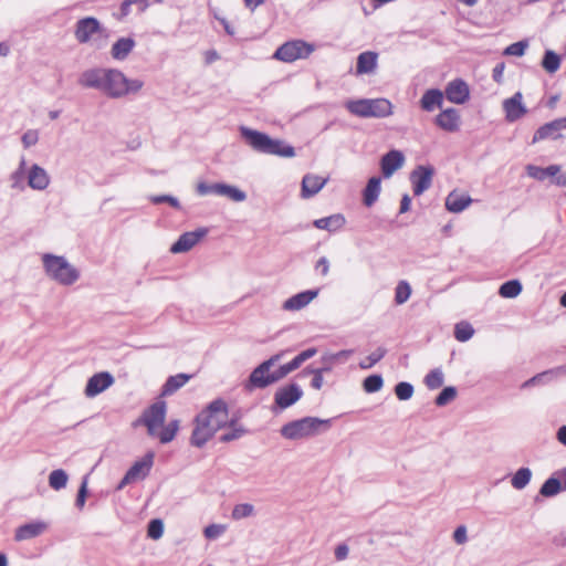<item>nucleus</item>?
<instances>
[{
  "instance_id": "7c9ffc66",
  "label": "nucleus",
  "mask_w": 566,
  "mask_h": 566,
  "mask_svg": "<svg viewBox=\"0 0 566 566\" xmlns=\"http://www.w3.org/2000/svg\"><path fill=\"white\" fill-rule=\"evenodd\" d=\"M472 199L464 193H460L458 191H451L446 199V208L448 211L453 213H459L463 211L470 203Z\"/></svg>"
},
{
  "instance_id": "39448f33",
  "label": "nucleus",
  "mask_w": 566,
  "mask_h": 566,
  "mask_svg": "<svg viewBox=\"0 0 566 566\" xmlns=\"http://www.w3.org/2000/svg\"><path fill=\"white\" fill-rule=\"evenodd\" d=\"M331 427L329 419H319L315 417H305L298 420L287 422L281 428V434L289 440H298L315 436L322 430Z\"/></svg>"
},
{
  "instance_id": "79ce46f5",
  "label": "nucleus",
  "mask_w": 566,
  "mask_h": 566,
  "mask_svg": "<svg viewBox=\"0 0 566 566\" xmlns=\"http://www.w3.org/2000/svg\"><path fill=\"white\" fill-rule=\"evenodd\" d=\"M387 354V349L385 347H378L373 353H370L367 357H365L360 363L359 367L361 369H370L378 361H380Z\"/></svg>"
},
{
  "instance_id": "f03ea898",
  "label": "nucleus",
  "mask_w": 566,
  "mask_h": 566,
  "mask_svg": "<svg viewBox=\"0 0 566 566\" xmlns=\"http://www.w3.org/2000/svg\"><path fill=\"white\" fill-rule=\"evenodd\" d=\"M239 130L244 142L256 153L283 158H292L295 156L294 147L285 144L281 139H273L268 134L247 126H241Z\"/></svg>"
},
{
  "instance_id": "6e6d98bb",
  "label": "nucleus",
  "mask_w": 566,
  "mask_h": 566,
  "mask_svg": "<svg viewBox=\"0 0 566 566\" xmlns=\"http://www.w3.org/2000/svg\"><path fill=\"white\" fill-rule=\"evenodd\" d=\"M305 370L313 374V378L311 381L312 388L319 390L324 384L323 373L329 371L331 369H329V367H324V368L311 369V370L308 368H306Z\"/></svg>"
},
{
  "instance_id": "f3484780",
  "label": "nucleus",
  "mask_w": 566,
  "mask_h": 566,
  "mask_svg": "<svg viewBox=\"0 0 566 566\" xmlns=\"http://www.w3.org/2000/svg\"><path fill=\"white\" fill-rule=\"evenodd\" d=\"M444 95L451 103L464 104L470 97V90L463 80L455 78L448 83L444 90Z\"/></svg>"
},
{
  "instance_id": "09e8293b",
  "label": "nucleus",
  "mask_w": 566,
  "mask_h": 566,
  "mask_svg": "<svg viewBox=\"0 0 566 566\" xmlns=\"http://www.w3.org/2000/svg\"><path fill=\"white\" fill-rule=\"evenodd\" d=\"M254 515V506L250 503L237 504L231 513L233 520L239 521Z\"/></svg>"
},
{
  "instance_id": "5701e85b",
  "label": "nucleus",
  "mask_w": 566,
  "mask_h": 566,
  "mask_svg": "<svg viewBox=\"0 0 566 566\" xmlns=\"http://www.w3.org/2000/svg\"><path fill=\"white\" fill-rule=\"evenodd\" d=\"M460 114L459 111L451 107L442 111L436 117V124L446 132H457L460 128Z\"/></svg>"
},
{
  "instance_id": "a18cd8bd",
  "label": "nucleus",
  "mask_w": 566,
  "mask_h": 566,
  "mask_svg": "<svg viewBox=\"0 0 566 566\" xmlns=\"http://www.w3.org/2000/svg\"><path fill=\"white\" fill-rule=\"evenodd\" d=\"M411 295V286L407 281H400L395 289V302L398 305L405 304Z\"/></svg>"
},
{
  "instance_id": "6ab92c4d",
  "label": "nucleus",
  "mask_w": 566,
  "mask_h": 566,
  "mask_svg": "<svg viewBox=\"0 0 566 566\" xmlns=\"http://www.w3.org/2000/svg\"><path fill=\"white\" fill-rule=\"evenodd\" d=\"M106 71V67L87 69L81 73L78 84L84 88H93L101 92Z\"/></svg>"
},
{
  "instance_id": "4d7b16f0",
  "label": "nucleus",
  "mask_w": 566,
  "mask_h": 566,
  "mask_svg": "<svg viewBox=\"0 0 566 566\" xmlns=\"http://www.w3.org/2000/svg\"><path fill=\"white\" fill-rule=\"evenodd\" d=\"M138 4L139 10L143 12L148 7V0H124L120 4L122 15H127L130 11V6Z\"/></svg>"
},
{
  "instance_id": "e2e57ef3",
  "label": "nucleus",
  "mask_w": 566,
  "mask_h": 566,
  "mask_svg": "<svg viewBox=\"0 0 566 566\" xmlns=\"http://www.w3.org/2000/svg\"><path fill=\"white\" fill-rule=\"evenodd\" d=\"M39 136L36 130H28L22 136V144L29 148L38 143Z\"/></svg>"
},
{
  "instance_id": "7ed1b4c3",
  "label": "nucleus",
  "mask_w": 566,
  "mask_h": 566,
  "mask_svg": "<svg viewBox=\"0 0 566 566\" xmlns=\"http://www.w3.org/2000/svg\"><path fill=\"white\" fill-rule=\"evenodd\" d=\"M144 86L138 78H128L117 69H107L101 92L109 98H122L129 94H136Z\"/></svg>"
},
{
  "instance_id": "8fccbe9b",
  "label": "nucleus",
  "mask_w": 566,
  "mask_h": 566,
  "mask_svg": "<svg viewBox=\"0 0 566 566\" xmlns=\"http://www.w3.org/2000/svg\"><path fill=\"white\" fill-rule=\"evenodd\" d=\"M457 397V389L455 387L449 386L444 387L441 392L437 396L434 403L438 407H443L451 402Z\"/></svg>"
},
{
  "instance_id": "4be33fe9",
  "label": "nucleus",
  "mask_w": 566,
  "mask_h": 566,
  "mask_svg": "<svg viewBox=\"0 0 566 566\" xmlns=\"http://www.w3.org/2000/svg\"><path fill=\"white\" fill-rule=\"evenodd\" d=\"M318 294L317 290H307L289 297L282 305L284 311H300L307 306Z\"/></svg>"
},
{
  "instance_id": "4c0bfd02",
  "label": "nucleus",
  "mask_w": 566,
  "mask_h": 566,
  "mask_svg": "<svg viewBox=\"0 0 566 566\" xmlns=\"http://www.w3.org/2000/svg\"><path fill=\"white\" fill-rule=\"evenodd\" d=\"M560 56L553 50H546L542 60V67L549 74L557 72L560 67Z\"/></svg>"
},
{
  "instance_id": "c9c22d12",
  "label": "nucleus",
  "mask_w": 566,
  "mask_h": 566,
  "mask_svg": "<svg viewBox=\"0 0 566 566\" xmlns=\"http://www.w3.org/2000/svg\"><path fill=\"white\" fill-rule=\"evenodd\" d=\"M226 427L229 428V431L224 432L219 438V440L223 443L238 440L248 433V430L243 426L239 424L234 419L228 420Z\"/></svg>"
},
{
  "instance_id": "6e6552de",
  "label": "nucleus",
  "mask_w": 566,
  "mask_h": 566,
  "mask_svg": "<svg viewBox=\"0 0 566 566\" xmlns=\"http://www.w3.org/2000/svg\"><path fill=\"white\" fill-rule=\"evenodd\" d=\"M166 409L165 401H157L144 411L142 422L147 427L149 436H156L157 429L164 424Z\"/></svg>"
},
{
  "instance_id": "a19ab883",
  "label": "nucleus",
  "mask_w": 566,
  "mask_h": 566,
  "mask_svg": "<svg viewBox=\"0 0 566 566\" xmlns=\"http://www.w3.org/2000/svg\"><path fill=\"white\" fill-rule=\"evenodd\" d=\"M69 476L66 472L62 469L53 470L49 475V485L53 490H61L66 486Z\"/></svg>"
},
{
  "instance_id": "052dcab7",
  "label": "nucleus",
  "mask_w": 566,
  "mask_h": 566,
  "mask_svg": "<svg viewBox=\"0 0 566 566\" xmlns=\"http://www.w3.org/2000/svg\"><path fill=\"white\" fill-rule=\"evenodd\" d=\"M223 531L224 528L222 525L211 524L205 528L203 534L207 538L213 539L219 537L223 533Z\"/></svg>"
},
{
  "instance_id": "412c9836",
  "label": "nucleus",
  "mask_w": 566,
  "mask_h": 566,
  "mask_svg": "<svg viewBox=\"0 0 566 566\" xmlns=\"http://www.w3.org/2000/svg\"><path fill=\"white\" fill-rule=\"evenodd\" d=\"M48 528V524L43 521H34L23 524L15 530L14 539L17 542L28 541L43 534Z\"/></svg>"
},
{
  "instance_id": "c03bdc74",
  "label": "nucleus",
  "mask_w": 566,
  "mask_h": 566,
  "mask_svg": "<svg viewBox=\"0 0 566 566\" xmlns=\"http://www.w3.org/2000/svg\"><path fill=\"white\" fill-rule=\"evenodd\" d=\"M179 430V421L171 420L167 426L159 432L158 438L161 443H169L172 441Z\"/></svg>"
},
{
  "instance_id": "0eeeda50",
  "label": "nucleus",
  "mask_w": 566,
  "mask_h": 566,
  "mask_svg": "<svg viewBox=\"0 0 566 566\" xmlns=\"http://www.w3.org/2000/svg\"><path fill=\"white\" fill-rule=\"evenodd\" d=\"M314 50L315 48L311 43L303 40H292L280 45L273 57L286 63H292L298 59L308 57Z\"/></svg>"
},
{
  "instance_id": "b1692460",
  "label": "nucleus",
  "mask_w": 566,
  "mask_h": 566,
  "mask_svg": "<svg viewBox=\"0 0 566 566\" xmlns=\"http://www.w3.org/2000/svg\"><path fill=\"white\" fill-rule=\"evenodd\" d=\"M565 376H566V364L558 366V367L547 369L545 371H542V373L533 376L532 378H530L528 380L523 382L522 388H528L531 386H535L538 384L548 382L551 380H554V379H557L560 377H565Z\"/></svg>"
},
{
  "instance_id": "5fc2aeb1",
  "label": "nucleus",
  "mask_w": 566,
  "mask_h": 566,
  "mask_svg": "<svg viewBox=\"0 0 566 566\" xmlns=\"http://www.w3.org/2000/svg\"><path fill=\"white\" fill-rule=\"evenodd\" d=\"M527 46H528V42L527 41H525V40L524 41H518V42L510 44L504 50V54L505 55H512V56H522V55H524L525 50L527 49Z\"/></svg>"
},
{
  "instance_id": "2f4dec72",
  "label": "nucleus",
  "mask_w": 566,
  "mask_h": 566,
  "mask_svg": "<svg viewBox=\"0 0 566 566\" xmlns=\"http://www.w3.org/2000/svg\"><path fill=\"white\" fill-rule=\"evenodd\" d=\"M381 191V179L380 177H371L364 191H363V202L366 207H371L377 200Z\"/></svg>"
},
{
  "instance_id": "1a4fd4ad",
  "label": "nucleus",
  "mask_w": 566,
  "mask_h": 566,
  "mask_svg": "<svg viewBox=\"0 0 566 566\" xmlns=\"http://www.w3.org/2000/svg\"><path fill=\"white\" fill-rule=\"evenodd\" d=\"M272 384L273 376L271 367L265 361H262L250 374L248 380L244 382V389L251 392L256 388L263 389Z\"/></svg>"
},
{
  "instance_id": "680f3d73",
  "label": "nucleus",
  "mask_w": 566,
  "mask_h": 566,
  "mask_svg": "<svg viewBox=\"0 0 566 566\" xmlns=\"http://www.w3.org/2000/svg\"><path fill=\"white\" fill-rule=\"evenodd\" d=\"M468 531L465 525L458 526L453 532V541L458 545H463L468 542Z\"/></svg>"
},
{
  "instance_id": "c756f323",
  "label": "nucleus",
  "mask_w": 566,
  "mask_h": 566,
  "mask_svg": "<svg viewBox=\"0 0 566 566\" xmlns=\"http://www.w3.org/2000/svg\"><path fill=\"white\" fill-rule=\"evenodd\" d=\"M136 42L133 38L118 39L111 49V55L114 60L124 61L135 48Z\"/></svg>"
},
{
  "instance_id": "f257e3e1",
  "label": "nucleus",
  "mask_w": 566,
  "mask_h": 566,
  "mask_svg": "<svg viewBox=\"0 0 566 566\" xmlns=\"http://www.w3.org/2000/svg\"><path fill=\"white\" fill-rule=\"evenodd\" d=\"M228 423V405L222 399L211 401L195 419L190 443L202 448L214 433Z\"/></svg>"
},
{
  "instance_id": "423d86ee",
  "label": "nucleus",
  "mask_w": 566,
  "mask_h": 566,
  "mask_svg": "<svg viewBox=\"0 0 566 566\" xmlns=\"http://www.w3.org/2000/svg\"><path fill=\"white\" fill-rule=\"evenodd\" d=\"M345 107L353 115L363 118H384L392 114V105L386 98L349 99L345 103Z\"/></svg>"
},
{
  "instance_id": "a878e982",
  "label": "nucleus",
  "mask_w": 566,
  "mask_h": 566,
  "mask_svg": "<svg viewBox=\"0 0 566 566\" xmlns=\"http://www.w3.org/2000/svg\"><path fill=\"white\" fill-rule=\"evenodd\" d=\"M50 184V177L44 168L34 164L28 174V186L34 190H44Z\"/></svg>"
},
{
  "instance_id": "c85d7f7f",
  "label": "nucleus",
  "mask_w": 566,
  "mask_h": 566,
  "mask_svg": "<svg viewBox=\"0 0 566 566\" xmlns=\"http://www.w3.org/2000/svg\"><path fill=\"white\" fill-rule=\"evenodd\" d=\"M560 171L562 167L559 165H549L545 168L535 165L526 166L527 175L538 181H544L547 177L555 179L559 174H562Z\"/></svg>"
},
{
  "instance_id": "dca6fc26",
  "label": "nucleus",
  "mask_w": 566,
  "mask_h": 566,
  "mask_svg": "<svg viewBox=\"0 0 566 566\" xmlns=\"http://www.w3.org/2000/svg\"><path fill=\"white\" fill-rule=\"evenodd\" d=\"M562 491H566V468L555 472L551 478H548L542 484L539 494L544 497H553Z\"/></svg>"
},
{
  "instance_id": "f704fd0d",
  "label": "nucleus",
  "mask_w": 566,
  "mask_h": 566,
  "mask_svg": "<svg viewBox=\"0 0 566 566\" xmlns=\"http://www.w3.org/2000/svg\"><path fill=\"white\" fill-rule=\"evenodd\" d=\"M189 379L190 375L187 374H177L175 376L168 377L165 385L163 386L161 395L170 396L175 394L179 388L185 386Z\"/></svg>"
},
{
  "instance_id": "338daca9",
  "label": "nucleus",
  "mask_w": 566,
  "mask_h": 566,
  "mask_svg": "<svg viewBox=\"0 0 566 566\" xmlns=\"http://www.w3.org/2000/svg\"><path fill=\"white\" fill-rule=\"evenodd\" d=\"M348 546L346 544H339L335 548V558L337 560H344L348 556Z\"/></svg>"
},
{
  "instance_id": "20e7f679",
  "label": "nucleus",
  "mask_w": 566,
  "mask_h": 566,
  "mask_svg": "<svg viewBox=\"0 0 566 566\" xmlns=\"http://www.w3.org/2000/svg\"><path fill=\"white\" fill-rule=\"evenodd\" d=\"M42 263L46 275L61 285H73L80 279V271L64 256L45 253Z\"/></svg>"
},
{
  "instance_id": "ea45409f",
  "label": "nucleus",
  "mask_w": 566,
  "mask_h": 566,
  "mask_svg": "<svg viewBox=\"0 0 566 566\" xmlns=\"http://www.w3.org/2000/svg\"><path fill=\"white\" fill-rule=\"evenodd\" d=\"M522 292V284L517 280L504 282L499 290V294L505 298L516 297Z\"/></svg>"
},
{
  "instance_id": "3c124183",
  "label": "nucleus",
  "mask_w": 566,
  "mask_h": 566,
  "mask_svg": "<svg viewBox=\"0 0 566 566\" xmlns=\"http://www.w3.org/2000/svg\"><path fill=\"white\" fill-rule=\"evenodd\" d=\"M413 386L407 381H400L395 386V395L399 400H408L413 395Z\"/></svg>"
},
{
  "instance_id": "e433bc0d",
  "label": "nucleus",
  "mask_w": 566,
  "mask_h": 566,
  "mask_svg": "<svg viewBox=\"0 0 566 566\" xmlns=\"http://www.w3.org/2000/svg\"><path fill=\"white\" fill-rule=\"evenodd\" d=\"M216 195L230 198L232 201L242 202L247 199V193L234 186L217 182Z\"/></svg>"
},
{
  "instance_id": "69168bd1",
  "label": "nucleus",
  "mask_w": 566,
  "mask_h": 566,
  "mask_svg": "<svg viewBox=\"0 0 566 566\" xmlns=\"http://www.w3.org/2000/svg\"><path fill=\"white\" fill-rule=\"evenodd\" d=\"M316 270H321V274L326 276L329 272V261L326 256H322L318 259L315 265Z\"/></svg>"
},
{
  "instance_id": "a211bd4d",
  "label": "nucleus",
  "mask_w": 566,
  "mask_h": 566,
  "mask_svg": "<svg viewBox=\"0 0 566 566\" xmlns=\"http://www.w3.org/2000/svg\"><path fill=\"white\" fill-rule=\"evenodd\" d=\"M503 109L507 122L513 123L523 117L527 109L523 104V95L516 92L512 97L504 99Z\"/></svg>"
},
{
  "instance_id": "bf43d9fd",
  "label": "nucleus",
  "mask_w": 566,
  "mask_h": 566,
  "mask_svg": "<svg viewBox=\"0 0 566 566\" xmlns=\"http://www.w3.org/2000/svg\"><path fill=\"white\" fill-rule=\"evenodd\" d=\"M11 188L23 190L24 189V171L22 169H17L10 176Z\"/></svg>"
},
{
  "instance_id": "ddd939ff",
  "label": "nucleus",
  "mask_w": 566,
  "mask_h": 566,
  "mask_svg": "<svg viewBox=\"0 0 566 566\" xmlns=\"http://www.w3.org/2000/svg\"><path fill=\"white\" fill-rule=\"evenodd\" d=\"M303 390L297 384H290L279 388L274 394V402L280 409H286L298 401Z\"/></svg>"
},
{
  "instance_id": "2eb2a0df",
  "label": "nucleus",
  "mask_w": 566,
  "mask_h": 566,
  "mask_svg": "<svg viewBox=\"0 0 566 566\" xmlns=\"http://www.w3.org/2000/svg\"><path fill=\"white\" fill-rule=\"evenodd\" d=\"M115 379L108 371H101L88 378L85 387L86 397H95L114 384Z\"/></svg>"
},
{
  "instance_id": "603ef678",
  "label": "nucleus",
  "mask_w": 566,
  "mask_h": 566,
  "mask_svg": "<svg viewBox=\"0 0 566 566\" xmlns=\"http://www.w3.org/2000/svg\"><path fill=\"white\" fill-rule=\"evenodd\" d=\"M149 200L154 205L168 203L169 206H171L175 209H180L181 208L179 200L176 197L170 196V195H155V196H150Z\"/></svg>"
},
{
  "instance_id": "393cba45",
  "label": "nucleus",
  "mask_w": 566,
  "mask_h": 566,
  "mask_svg": "<svg viewBox=\"0 0 566 566\" xmlns=\"http://www.w3.org/2000/svg\"><path fill=\"white\" fill-rule=\"evenodd\" d=\"M327 182L326 178H322L317 175L306 174L302 179V198H311L315 196Z\"/></svg>"
},
{
  "instance_id": "473e14b6",
  "label": "nucleus",
  "mask_w": 566,
  "mask_h": 566,
  "mask_svg": "<svg viewBox=\"0 0 566 566\" xmlns=\"http://www.w3.org/2000/svg\"><path fill=\"white\" fill-rule=\"evenodd\" d=\"M443 103V93L438 88H431L424 92L420 99V106L426 112H432L441 107Z\"/></svg>"
},
{
  "instance_id": "f8f14e48",
  "label": "nucleus",
  "mask_w": 566,
  "mask_h": 566,
  "mask_svg": "<svg viewBox=\"0 0 566 566\" xmlns=\"http://www.w3.org/2000/svg\"><path fill=\"white\" fill-rule=\"evenodd\" d=\"M434 170L430 166H418L410 174L415 196L422 195L431 187Z\"/></svg>"
},
{
  "instance_id": "58836bf2",
  "label": "nucleus",
  "mask_w": 566,
  "mask_h": 566,
  "mask_svg": "<svg viewBox=\"0 0 566 566\" xmlns=\"http://www.w3.org/2000/svg\"><path fill=\"white\" fill-rule=\"evenodd\" d=\"M532 471L528 468H520L511 480V484L516 490H523L531 481Z\"/></svg>"
},
{
  "instance_id": "9d476101",
  "label": "nucleus",
  "mask_w": 566,
  "mask_h": 566,
  "mask_svg": "<svg viewBox=\"0 0 566 566\" xmlns=\"http://www.w3.org/2000/svg\"><path fill=\"white\" fill-rule=\"evenodd\" d=\"M566 129V116L553 119L539 126L532 138V143L536 144L545 139L556 140L563 137L562 130Z\"/></svg>"
},
{
  "instance_id": "37998d69",
  "label": "nucleus",
  "mask_w": 566,
  "mask_h": 566,
  "mask_svg": "<svg viewBox=\"0 0 566 566\" xmlns=\"http://www.w3.org/2000/svg\"><path fill=\"white\" fill-rule=\"evenodd\" d=\"M384 386V379L381 375L374 374L366 377L363 381V388L368 394L379 391Z\"/></svg>"
},
{
  "instance_id": "de8ad7c7",
  "label": "nucleus",
  "mask_w": 566,
  "mask_h": 566,
  "mask_svg": "<svg viewBox=\"0 0 566 566\" xmlns=\"http://www.w3.org/2000/svg\"><path fill=\"white\" fill-rule=\"evenodd\" d=\"M474 334V329L471 324L467 322L458 323L454 327V337L459 342L469 340Z\"/></svg>"
},
{
  "instance_id": "4468645a",
  "label": "nucleus",
  "mask_w": 566,
  "mask_h": 566,
  "mask_svg": "<svg viewBox=\"0 0 566 566\" xmlns=\"http://www.w3.org/2000/svg\"><path fill=\"white\" fill-rule=\"evenodd\" d=\"M208 230L199 228L195 231L182 233L178 240L170 247L169 251L174 254L185 253L191 250L206 234Z\"/></svg>"
},
{
  "instance_id": "864d4df0",
  "label": "nucleus",
  "mask_w": 566,
  "mask_h": 566,
  "mask_svg": "<svg viewBox=\"0 0 566 566\" xmlns=\"http://www.w3.org/2000/svg\"><path fill=\"white\" fill-rule=\"evenodd\" d=\"M164 524L161 520L155 518L148 523L147 534L153 539H158L163 536Z\"/></svg>"
},
{
  "instance_id": "cd10ccee",
  "label": "nucleus",
  "mask_w": 566,
  "mask_h": 566,
  "mask_svg": "<svg viewBox=\"0 0 566 566\" xmlns=\"http://www.w3.org/2000/svg\"><path fill=\"white\" fill-rule=\"evenodd\" d=\"M378 54L373 51H366L358 55L356 64V74H369L377 67Z\"/></svg>"
},
{
  "instance_id": "aec40b11",
  "label": "nucleus",
  "mask_w": 566,
  "mask_h": 566,
  "mask_svg": "<svg viewBox=\"0 0 566 566\" xmlns=\"http://www.w3.org/2000/svg\"><path fill=\"white\" fill-rule=\"evenodd\" d=\"M405 156L400 150L392 149L380 159V169L385 178H389L403 166Z\"/></svg>"
},
{
  "instance_id": "13d9d810",
  "label": "nucleus",
  "mask_w": 566,
  "mask_h": 566,
  "mask_svg": "<svg viewBox=\"0 0 566 566\" xmlns=\"http://www.w3.org/2000/svg\"><path fill=\"white\" fill-rule=\"evenodd\" d=\"M87 496V476H84L80 489L77 491L76 500H75V506L80 510H82L85 505Z\"/></svg>"
},
{
  "instance_id": "9b49d317",
  "label": "nucleus",
  "mask_w": 566,
  "mask_h": 566,
  "mask_svg": "<svg viewBox=\"0 0 566 566\" xmlns=\"http://www.w3.org/2000/svg\"><path fill=\"white\" fill-rule=\"evenodd\" d=\"M104 30L99 21L94 17H86L80 19L75 24L74 36L81 44L87 43L96 33H102Z\"/></svg>"
},
{
  "instance_id": "bb28decb",
  "label": "nucleus",
  "mask_w": 566,
  "mask_h": 566,
  "mask_svg": "<svg viewBox=\"0 0 566 566\" xmlns=\"http://www.w3.org/2000/svg\"><path fill=\"white\" fill-rule=\"evenodd\" d=\"M154 452H147L140 461H136L126 472L134 481L144 479L149 473L154 464Z\"/></svg>"
},
{
  "instance_id": "0e129e2a",
  "label": "nucleus",
  "mask_w": 566,
  "mask_h": 566,
  "mask_svg": "<svg viewBox=\"0 0 566 566\" xmlns=\"http://www.w3.org/2000/svg\"><path fill=\"white\" fill-rule=\"evenodd\" d=\"M217 184L208 185L206 182H199L197 185V193L200 196H207L210 193L216 195Z\"/></svg>"
},
{
  "instance_id": "774afa93",
  "label": "nucleus",
  "mask_w": 566,
  "mask_h": 566,
  "mask_svg": "<svg viewBox=\"0 0 566 566\" xmlns=\"http://www.w3.org/2000/svg\"><path fill=\"white\" fill-rule=\"evenodd\" d=\"M289 375L285 365L280 366L276 370L272 371L273 384L280 381Z\"/></svg>"
},
{
  "instance_id": "72a5a7b5",
  "label": "nucleus",
  "mask_w": 566,
  "mask_h": 566,
  "mask_svg": "<svg viewBox=\"0 0 566 566\" xmlns=\"http://www.w3.org/2000/svg\"><path fill=\"white\" fill-rule=\"evenodd\" d=\"M313 224L317 229L335 232L345 224V218L343 214L336 213L329 217L317 219L313 222Z\"/></svg>"
},
{
  "instance_id": "49530a36",
  "label": "nucleus",
  "mask_w": 566,
  "mask_h": 566,
  "mask_svg": "<svg viewBox=\"0 0 566 566\" xmlns=\"http://www.w3.org/2000/svg\"><path fill=\"white\" fill-rule=\"evenodd\" d=\"M443 381L444 376L442 370L439 368L431 370L424 377V385L431 390L440 388L443 385Z\"/></svg>"
}]
</instances>
